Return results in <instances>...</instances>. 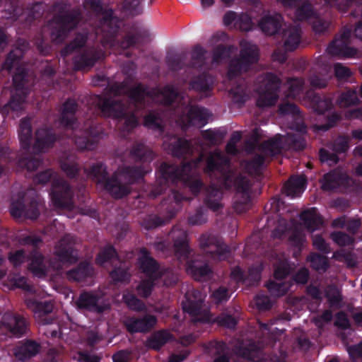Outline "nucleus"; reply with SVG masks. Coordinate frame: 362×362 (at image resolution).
Instances as JSON below:
<instances>
[{"mask_svg":"<svg viewBox=\"0 0 362 362\" xmlns=\"http://www.w3.org/2000/svg\"><path fill=\"white\" fill-rule=\"evenodd\" d=\"M41 350V344L31 339L20 341L13 349V354L19 361H25L37 356Z\"/></svg>","mask_w":362,"mask_h":362,"instance_id":"bb28decb","label":"nucleus"},{"mask_svg":"<svg viewBox=\"0 0 362 362\" xmlns=\"http://www.w3.org/2000/svg\"><path fill=\"white\" fill-rule=\"evenodd\" d=\"M185 56L184 54L169 52L165 57V62L168 69L172 71H177L185 67Z\"/></svg>","mask_w":362,"mask_h":362,"instance_id":"13d9d810","label":"nucleus"},{"mask_svg":"<svg viewBox=\"0 0 362 362\" xmlns=\"http://www.w3.org/2000/svg\"><path fill=\"white\" fill-rule=\"evenodd\" d=\"M299 217L305 228L310 232L318 230L323 225L322 217L315 207L304 210Z\"/></svg>","mask_w":362,"mask_h":362,"instance_id":"4c0bfd02","label":"nucleus"},{"mask_svg":"<svg viewBox=\"0 0 362 362\" xmlns=\"http://www.w3.org/2000/svg\"><path fill=\"white\" fill-rule=\"evenodd\" d=\"M129 157L135 162H140L143 164L146 163H150L153 159V153L145 144L141 142H135L129 151ZM116 172L117 173L118 177L119 176L124 177L125 182H122V184L128 186L131 192V185L142 181L146 173L149 172V170L146 169L145 165L136 166L124 165L119 168Z\"/></svg>","mask_w":362,"mask_h":362,"instance_id":"39448f33","label":"nucleus"},{"mask_svg":"<svg viewBox=\"0 0 362 362\" xmlns=\"http://www.w3.org/2000/svg\"><path fill=\"white\" fill-rule=\"evenodd\" d=\"M139 255L137 264L140 272L147 278L160 280L165 275L164 267H162L158 262L151 256L146 248L141 247Z\"/></svg>","mask_w":362,"mask_h":362,"instance_id":"aec40b11","label":"nucleus"},{"mask_svg":"<svg viewBox=\"0 0 362 362\" xmlns=\"http://www.w3.org/2000/svg\"><path fill=\"white\" fill-rule=\"evenodd\" d=\"M27 71L23 67H18L13 76V84L16 90L21 93H13L9 101L4 105L1 110V114L5 116L8 115L10 111L18 112L23 108L27 94L24 91L25 77Z\"/></svg>","mask_w":362,"mask_h":362,"instance_id":"f8f14e48","label":"nucleus"},{"mask_svg":"<svg viewBox=\"0 0 362 362\" xmlns=\"http://www.w3.org/2000/svg\"><path fill=\"white\" fill-rule=\"evenodd\" d=\"M40 197L38 194L30 190L21 191L13 194L11 199L9 211L14 218H29L35 220L40 216Z\"/></svg>","mask_w":362,"mask_h":362,"instance_id":"6e6552de","label":"nucleus"},{"mask_svg":"<svg viewBox=\"0 0 362 362\" xmlns=\"http://www.w3.org/2000/svg\"><path fill=\"white\" fill-rule=\"evenodd\" d=\"M26 305L38 315L43 325H49L54 322V318L48 315L54 309V304L51 300L38 301L35 299H28L26 300Z\"/></svg>","mask_w":362,"mask_h":362,"instance_id":"cd10ccee","label":"nucleus"},{"mask_svg":"<svg viewBox=\"0 0 362 362\" xmlns=\"http://www.w3.org/2000/svg\"><path fill=\"white\" fill-rule=\"evenodd\" d=\"M359 102L357 91L351 88L341 92L337 100V103L341 107L356 105Z\"/></svg>","mask_w":362,"mask_h":362,"instance_id":"3c124183","label":"nucleus"},{"mask_svg":"<svg viewBox=\"0 0 362 362\" xmlns=\"http://www.w3.org/2000/svg\"><path fill=\"white\" fill-rule=\"evenodd\" d=\"M352 30L344 28L339 37H335L328 45L329 54L343 57H353L357 54L356 48L349 47Z\"/></svg>","mask_w":362,"mask_h":362,"instance_id":"412c9836","label":"nucleus"},{"mask_svg":"<svg viewBox=\"0 0 362 362\" xmlns=\"http://www.w3.org/2000/svg\"><path fill=\"white\" fill-rule=\"evenodd\" d=\"M105 52L101 47H91L78 53L73 59L74 69L88 71L95 64L105 59Z\"/></svg>","mask_w":362,"mask_h":362,"instance_id":"6ab92c4d","label":"nucleus"},{"mask_svg":"<svg viewBox=\"0 0 362 362\" xmlns=\"http://www.w3.org/2000/svg\"><path fill=\"white\" fill-rule=\"evenodd\" d=\"M179 92L172 85H166L161 89H156V96H161L163 104L166 106L172 105L179 97Z\"/></svg>","mask_w":362,"mask_h":362,"instance_id":"8fccbe9b","label":"nucleus"},{"mask_svg":"<svg viewBox=\"0 0 362 362\" xmlns=\"http://www.w3.org/2000/svg\"><path fill=\"white\" fill-rule=\"evenodd\" d=\"M209 112L206 108L199 106H191L187 113V119L189 125H194L198 123L205 124L207 122Z\"/></svg>","mask_w":362,"mask_h":362,"instance_id":"49530a36","label":"nucleus"},{"mask_svg":"<svg viewBox=\"0 0 362 362\" xmlns=\"http://www.w3.org/2000/svg\"><path fill=\"white\" fill-rule=\"evenodd\" d=\"M284 48L286 52L296 50L300 42L301 29L298 26H288L284 28L281 33Z\"/></svg>","mask_w":362,"mask_h":362,"instance_id":"f704fd0d","label":"nucleus"},{"mask_svg":"<svg viewBox=\"0 0 362 362\" xmlns=\"http://www.w3.org/2000/svg\"><path fill=\"white\" fill-rule=\"evenodd\" d=\"M241 48L238 57L233 59L227 71V78L233 80L244 73H247L259 59V49L257 45L250 42L240 44Z\"/></svg>","mask_w":362,"mask_h":362,"instance_id":"9d476101","label":"nucleus"},{"mask_svg":"<svg viewBox=\"0 0 362 362\" xmlns=\"http://www.w3.org/2000/svg\"><path fill=\"white\" fill-rule=\"evenodd\" d=\"M172 338L173 335L168 330H159L148 338L146 346L150 349L158 351Z\"/></svg>","mask_w":362,"mask_h":362,"instance_id":"a18cd8bd","label":"nucleus"},{"mask_svg":"<svg viewBox=\"0 0 362 362\" xmlns=\"http://www.w3.org/2000/svg\"><path fill=\"white\" fill-rule=\"evenodd\" d=\"M223 192L221 188L211 185L204 189V204L214 211H218L223 207L221 200Z\"/></svg>","mask_w":362,"mask_h":362,"instance_id":"e433bc0d","label":"nucleus"},{"mask_svg":"<svg viewBox=\"0 0 362 362\" xmlns=\"http://www.w3.org/2000/svg\"><path fill=\"white\" fill-rule=\"evenodd\" d=\"M307 180L303 175L291 177L284 185V190L288 196L294 197L305 189Z\"/></svg>","mask_w":362,"mask_h":362,"instance_id":"09e8293b","label":"nucleus"},{"mask_svg":"<svg viewBox=\"0 0 362 362\" xmlns=\"http://www.w3.org/2000/svg\"><path fill=\"white\" fill-rule=\"evenodd\" d=\"M55 12L51 27L50 37L55 44H61L67 37L69 33L74 30L82 18L79 8L69 10V5L63 1H57L53 6Z\"/></svg>","mask_w":362,"mask_h":362,"instance_id":"20e7f679","label":"nucleus"},{"mask_svg":"<svg viewBox=\"0 0 362 362\" xmlns=\"http://www.w3.org/2000/svg\"><path fill=\"white\" fill-rule=\"evenodd\" d=\"M320 182L324 192L339 189L343 193H352L356 192L358 187L355 180L338 170H332L325 173Z\"/></svg>","mask_w":362,"mask_h":362,"instance_id":"9b49d317","label":"nucleus"},{"mask_svg":"<svg viewBox=\"0 0 362 362\" xmlns=\"http://www.w3.org/2000/svg\"><path fill=\"white\" fill-rule=\"evenodd\" d=\"M86 172L115 199L124 198L130 194L128 186L122 184L117 172L109 176L107 166L103 162L93 163L88 169H86Z\"/></svg>","mask_w":362,"mask_h":362,"instance_id":"0eeeda50","label":"nucleus"},{"mask_svg":"<svg viewBox=\"0 0 362 362\" xmlns=\"http://www.w3.org/2000/svg\"><path fill=\"white\" fill-rule=\"evenodd\" d=\"M1 325L8 334L16 338L26 335L30 330V323L27 318L20 314L10 312L3 315Z\"/></svg>","mask_w":362,"mask_h":362,"instance_id":"dca6fc26","label":"nucleus"},{"mask_svg":"<svg viewBox=\"0 0 362 362\" xmlns=\"http://www.w3.org/2000/svg\"><path fill=\"white\" fill-rule=\"evenodd\" d=\"M199 247L209 257L218 260L226 259L230 252L228 246L221 243L214 235L204 233L199 238Z\"/></svg>","mask_w":362,"mask_h":362,"instance_id":"a211bd4d","label":"nucleus"},{"mask_svg":"<svg viewBox=\"0 0 362 362\" xmlns=\"http://www.w3.org/2000/svg\"><path fill=\"white\" fill-rule=\"evenodd\" d=\"M329 78L328 71L325 69L322 71L312 70L308 79L312 87L322 88L327 86Z\"/></svg>","mask_w":362,"mask_h":362,"instance_id":"603ef678","label":"nucleus"},{"mask_svg":"<svg viewBox=\"0 0 362 362\" xmlns=\"http://www.w3.org/2000/svg\"><path fill=\"white\" fill-rule=\"evenodd\" d=\"M186 199L179 191L170 189L167 199H164L161 205L162 207L166 206V216L161 218L157 214H150L141 221V226L146 230H153L159 226H162L173 219L180 208V203Z\"/></svg>","mask_w":362,"mask_h":362,"instance_id":"1a4fd4ad","label":"nucleus"},{"mask_svg":"<svg viewBox=\"0 0 362 362\" xmlns=\"http://www.w3.org/2000/svg\"><path fill=\"white\" fill-rule=\"evenodd\" d=\"M282 16L281 14L266 15L259 22L262 31L268 35L277 34L281 28Z\"/></svg>","mask_w":362,"mask_h":362,"instance_id":"58836bf2","label":"nucleus"},{"mask_svg":"<svg viewBox=\"0 0 362 362\" xmlns=\"http://www.w3.org/2000/svg\"><path fill=\"white\" fill-rule=\"evenodd\" d=\"M186 302L183 303V310L197 321H208V319H201L199 315L202 313L203 300L198 291L187 292L185 295Z\"/></svg>","mask_w":362,"mask_h":362,"instance_id":"c756f323","label":"nucleus"},{"mask_svg":"<svg viewBox=\"0 0 362 362\" xmlns=\"http://www.w3.org/2000/svg\"><path fill=\"white\" fill-rule=\"evenodd\" d=\"M20 243L23 245H31L33 249L28 255V259L30 261L28 269L30 271L34 276H44L46 275L47 269L45 264L44 255L38 250L39 245L42 243V240L37 235H25L22 237Z\"/></svg>","mask_w":362,"mask_h":362,"instance_id":"4468645a","label":"nucleus"},{"mask_svg":"<svg viewBox=\"0 0 362 362\" xmlns=\"http://www.w3.org/2000/svg\"><path fill=\"white\" fill-rule=\"evenodd\" d=\"M28 259V255L23 249L11 250L8 253V260L16 269L21 267V265L27 262Z\"/></svg>","mask_w":362,"mask_h":362,"instance_id":"774afa93","label":"nucleus"},{"mask_svg":"<svg viewBox=\"0 0 362 362\" xmlns=\"http://www.w3.org/2000/svg\"><path fill=\"white\" fill-rule=\"evenodd\" d=\"M288 241L292 247L297 250L294 252L295 257L299 255L303 249V244L305 242V235L298 228L293 229L289 237Z\"/></svg>","mask_w":362,"mask_h":362,"instance_id":"052dcab7","label":"nucleus"},{"mask_svg":"<svg viewBox=\"0 0 362 362\" xmlns=\"http://www.w3.org/2000/svg\"><path fill=\"white\" fill-rule=\"evenodd\" d=\"M169 238L173 242L176 256L179 259H187L190 255V248L187 231L177 226H175L169 233Z\"/></svg>","mask_w":362,"mask_h":362,"instance_id":"393cba45","label":"nucleus"},{"mask_svg":"<svg viewBox=\"0 0 362 362\" xmlns=\"http://www.w3.org/2000/svg\"><path fill=\"white\" fill-rule=\"evenodd\" d=\"M158 281H159V279L147 277L141 279L136 287L138 295L144 298L149 297L151 295Z\"/></svg>","mask_w":362,"mask_h":362,"instance_id":"69168bd1","label":"nucleus"},{"mask_svg":"<svg viewBox=\"0 0 362 362\" xmlns=\"http://www.w3.org/2000/svg\"><path fill=\"white\" fill-rule=\"evenodd\" d=\"M144 125L148 129L156 130L159 133H163L165 129L160 115L154 111L149 112L144 117Z\"/></svg>","mask_w":362,"mask_h":362,"instance_id":"6e6d98bb","label":"nucleus"},{"mask_svg":"<svg viewBox=\"0 0 362 362\" xmlns=\"http://www.w3.org/2000/svg\"><path fill=\"white\" fill-rule=\"evenodd\" d=\"M206 50L200 45L194 46L192 52L191 61L189 66L194 69H202L206 62L205 54Z\"/></svg>","mask_w":362,"mask_h":362,"instance_id":"4d7b16f0","label":"nucleus"},{"mask_svg":"<svg viewBox=\"0 0 362 362\" xmlns=\"http://www.w3.org/2000/svg\"><path fill=\"white\" fill-rule=\"evenodd\" d=\"M266 287L271 296L279 298L285 296L288 293L291 287V284L286 281L276 282L270 280L267 283Z\"/></svg>","mask_w":362,"mask_h":362,"instance_id":"864d4df0","label":"nucleus"},{"mask_svg":"<svg viewBox=\"0 0 362 362\" xmlns=\"http://www.w3.org/2000/svg\"><path fill=\"white\" fill-rule=\"evenodd\" d=\"M103 134L102 127L98 123L92 122L89 126L74 135V143L80 150H93Z\"/></svg>","mask_w":362,"mask_h":362,"instance_id":"f3484780","label":"nucleus"},{"mask_svg":"<svg viewBox=\"0 0 362 362\" xmlns=\"http://www.w3.org/2000/svg\"><path fill=\"white\" fill-rule=\"evenodd\" d=\"M78 110V103L74 99L68 98L62 105L59 124L64 129L74 130L77 127L76 113Z\"/></svg>","mask_w":362,"mask_h":362,"instance_id":"a878e982","label":"nucleus"},{"mask_svg":"<svg viewBox=\"0 0 362 362\" xmlns=\"http://www.w3.org/2000/svg\"><path fill=\"white\" fill-rule=\"evenodd\" d=\"M27 45L28 43L25 40H23L22 42H18V46L11 50L7 54L3 64V68L11 71L15 65L18 64L25 54Z\"/></svg>","mask_w":362,"mask_h":362,"instance_id":"79ce46f5","label":"nucleus"},{"mask_svg":"<svg viewBox=\"0 0 362 362\" xmlns=\"http://www.w3.org/2000/svg\"><path fill=\"white\" fill-rule=\"evenodd\" d=\"M117 250L112 245H108L101 250L95 257V263L98 265H103L105 263L117 259Z\"/></svg>","mask_w":362,"mask_h":362,"instance_id":"680f3d73","label":"nucleus"},{"mask_svg":"<svg viewBox=\"0 0 362 362\" xmlns=\"http://www.w3.org/2000/svg\"><path fill=\"white\" fill-rule=\"evenodd\" d=\"M332 7L345 13L348 11L354 18H362V0H326Z\"/></svg>","mask_w":362,"mask_h":362,"instance_id":"72a5a7b5","label":"nucleus"},{"mask_svg":"<svg viewBox=\"0 0 362 362\" xmlns=\"http://www.w3.org/2000/svg\"><path fill=\"white\" fill-rule=\"evenodd\" d=\"M186 269L187 273L197 281H207L212 274V270L208 263L197 259L188 261Z\"/></svg>","mask_w":362,"mask_h":362,"instance_id":"473e14b6","label":"nucleus"},{"mask_svg":"<svg viewBox=\"0 0 362 362\" xmlns=\"http://www.w3.org/2000/svg\"><path fill=\"white\" fill-rule=\"evenodd\" d=\"M262 148L272 156L281 153L282 150V137L277 134L271 139L264 141L261 144Z\"/></svg>","mask_w":362,"mask_h":362,"instance_id":"bf43d9fd","label":"nucleus"},{"mask_svg":"<svg viewBox=\"0 0 362 362\" xmlns=\"http://www.w3.org/2000/svg\"><path fill=\"white\" fill-rule=\"evenodd\" d=\"M83 4L85 8L102 16L95 33L97 35H101L100 43L104 48L118 47L126 49L139 43L141 38L140 32H129L121 40L117 39L122 21L114 15L112 9L103 7L102 0H85Z\"/></svg>","mask_w":362,"mask_h":362,"instance_id":"f03ea898","label":"nucleus"},{"mask_svg":"<svg viewBox=\"0 0 362 362\" xmlns=\"http://www.w3.org/2000/svg\"><path fill=\"white\" fill-rule=\"evenodd\" d=\"M168 149L173 157L185 160L191 154V143L185 138L174 136L168 144Z\"/></svg>","mask_w":362,"mask_h":362,"instance_id":"c9c22d12","label":"nucleus"},{"mask_svg":"<svg viewBox=\"0 0 362 362\" xmlns=\"http://www.w3.org/2000/svg\"><path fill=\"white\" fill-rule=\"evenodd\" d=\"M95 269L93 264L87 260L81 261L75 267L66 272L69 281L84 282L88 279L93 277Z\"/></svg>","mask_w":362,"mask_h":362,"instance_id":"c85d7f7f","label":"nucleus"},{"mask_svg":"<svg viewBox=\"0 0 362 362\" xmlns=\"http://www.w3.org/2000/svg\"><path fill=\"white\" fill-rule=\"evenodd\" d=\"M59 139V134L52 128L47 127L39 128L35 133L33 150L37 153L45 152L52 148Z\"/></svg>","mask_w":362,"mask_h":362,"instance_id":"b1692460","label":"nucleus"},{"mask_svg":"<svg viewBox=\"0 0 362 362\" xmlns=\"http://www.w3.org/2000/svg\"><path fill=\"white\" fill-rule=\"evenodd\" d=\"M310 102L313 110L318 114H323L333 107V98L331 95L314 93Z\"/></svg>","mask_w":362,"mask_h":362,"instance_id":"c03bdc74","label":"nucleus"},{"mask_svg":"<svg viewBox=\"0 0 362 362\" xmlns=\"http://www.w3.org/2000/svg\"><path fill=\"white\" fill-rule=\"evenodd\" d=\"M204 172L211 175L215 172L220 173V182L222 187L229 190L234 187L235 194L233 207L238 214H243L250 209L252 201L251 180L246 175L238 174L235 176L230 168V158L221 151L216 149L209 153L205 160Z\"/></svg>","mask_w":362,"mask_h":362,"instance_id":"f257e3e1","label":"nucleus"},{"mask_svg":"<svg viewBox=\"0 0 362 362\" xmlns=\"http://www.w3.org/2000/svg\"><path fill=\"white\" fill-rule=\"evenodd\" d=\"M156 316L151 314H144L141 316L127 317L124 320V326L127 331L133 334L136 333H148L156 325Z\"/></svg>","mask_w":362,"mask_h":362,"instance_id":"4be33fe9","label":"nucleus"},{"mask_svg":"<svg viewBox=\"0 0 362 362\" xmlns=\"http://www.w3.org/2000/svg\"><path fill=\"white\" fill-rule=\"evenodd\" d=\"M156 88H148L147 86L139 83L135 86L129 88L127 95L136 109L143 106L146 97H156Z\"/></svg>","mask_w":362,"mask_h":362,"instance_id":"7c9ffc66","label":"nucleus"},{"mask_svg":"<svg viewBox=\"0 0 362 362\" xmlns=\"http://www.w3.org/2000/svg\"><path fill=\"white\" fill-rule=\"evenodd\" d=\"M295 16L300 21H306L315 15V11L312 4L309 1H305L296 7Z\"/></svg>","mask_w":362,"mask_h":362,"instance_id":"e2e57ef3","label":"nucleus"},{"mask_svg":"<svg viewBox=\"0 0 362 362\" xmlns=\"http://www.w3.org/2000/svg\"><path fill=\"white\" fill-rule=\"evenodd\" d=\"M76 305L79 309L98 314H103L111 308L110 300L105 293L95 290L82 291L77 299Z\"/></svg>","mask_w":362,"mask_h":362,"instance_id":"ddd939ff","label":"nucleus"},{"mask_svg":"<svg viewBox=\"0 0 362 362\" xmlns=\"http://www.w3.org/2000/svg\"><path fill=\"white\" fill-rule=\"evenodd\" d=\"M189 86L196 92L207 93L213 89L214 80L210 74L204 72L192 78Z\"/></svg>","mask_w":362,"mask_h":362,"instance_id":"a19ab883","label":"nucleus"},{"mask_svg":"<svg viewBox=\"0 0 362 362\" xmlns=\"http://www.w3.org/2000/svg\"><path fill=\"white\" fill-rule=\"evenodd\" d=\"M281 81L273 73H267L263 80L264 88L258 96L256 105L264 108L275 105L279 99V92Z\"/></svg>","mask_w":362,"mask_h":362,"instance_id":"2eb2a0df","label":"nucleus"},{"mask_svg":"<svg viewBox=\"0 0 362 362\" xmlns=\"http://www.w3.org/2000/svg\"><path fill=\"white\" fill-rule=\"evenodd\" d=\"M18 132L21 148L28 152L33 139V128L30 118L24 117L20 120Z\"/></svg>","mask_w":362,"mask_h":362,"instance_id":"ea45409f","label":"nucleus"},{"mask_svg":"<svg viewBox=\"0 0 362 362\" xmlns=\"http://www.w3.org/2000/svg\"><path fill=\"white\" fill-rule=\"evenodd\" d=\"M203 154L190 161L182 163L181 166L170 164L165 162L161 163L156 184L152 187L148 196L156 199L162 194L169 187L170 184H176L178 181L185 182L189 188L192 193L197 196L204 187V183L200 179H193L192 173L202 162Z\"/></svg>","mask_w":362,"mask_h":362,"instance_id":"7ed1b4c3","label":"nucleus"},{"mask_svg":"<svg viewBox=\"0 0 362 362\" xmlns=\"http://www.w3.org/2000/svg\"><path fill=\"white\" fill-rule=\"evenodd\" d=\"M308 261L313 269L318 272H325L329 267L327 257L318 253H311L308 256Z\"/></svg>","mask_w":362,"mask_h":362,"instance_id":"5fc2aeb1","label":"nucleus"},{"mask_svg":"<svg viewBox=\"0 0 362 362\" xmlns=\"http://www.w3.org/2000/svg\"><path fill=\"white\" fill-rule=\"evenodd\" d=\"M88 40V35L86 33H77L74 38L67 43L65 47L61 50L60 54L63 57H66L76 50L83 48Z\"/></svg>","mask_w":362,"mask_h":362,"instance_id":"de8ad7c7","label":"nucleus"},{"mask_svg":"<svg viewBox=\"0 0 362 362\" xmlns=\"http://www.w3.org/2000/svg\"><path fill=\"white\" fill-rule=\"evenodd\" d=\"M98 105L105 117L117 118L125 115L124 105L120 100L100 98Z\"/></svg>","mask_w":362,"mask_h":362,"instance_id":"2f4dec72","label":"nucleus"},{"mask_svg":"<svg viewBox=\"0 0 362 362\" xmlns=\"http://www.w3.org/2000/svg\"><path fill=\"white\" fill-rule=\"evenodd\" d=\"M60 168L69 178H76L80 171L77 158L74 155L64 154L59 160Z\"/></svg>","mask_w":362,"mask_h":362,"instance_id":"37998d69","label":"nucleus"},{"mask_svg":"<svg viewBox=\"0 0 362 362\" xmlns=\"http://www.w3.org/2000/svg\"><path fill=\"white\" fill-rule=\"evenodd\" d=\"M54 172L47 169L37 173L34 182L45 185L52 181L49 196L53 206L59 209L71 210L74 206V192L69 183L61 178L54 177Z\"/></svg>","mask_w":362,"mask_h":362,"instance_id":"423d86ee","label":"nucleus"},{"mask_svg":"<svg viewBox=\"0 0 362 362\" xmlns=\"http://www.w3.org/2000/svg\"><path fill=\"white\" fill-rule=\"evenodd\" d=\"M233 46L224 44L218 45L213 50L212 62L219 64L223 60L228 58L232 52Z\"/></svg>","mask_w":362,"mask_h":362,"instance_id":"338daca9","label":"nucleus"},{"mask_svg":"<svg viewBox=\"0 0 362 362\" xmlns=\"http://www.w3.org/2000/svg\"><path fill=\"white\" fill-rule=\"evenodd\" d=\"M265 156L262 154L255 155L246 163L245 169L250 175H259L265 162Z\"/></svg>","mask_w":362,"mask_h":362,"instance_id":"0e129e2a","label":"nucleus"},{"mask_svg":"<svg viewBox=\"0 0 362 362\" xmlns=\"http://www.w3.org/2000/svg\"><path fill=\"white\" fill-rule=\"evenodd\" d=\"M74 237L70 234L60 239L54 252V255L60 262L73 264L78 261V252L74 248Z\"/></svg>","mask_w":362,"mask_h":362,"instance_id":"5701e85b","label":"nucleus"}]
</instances>
